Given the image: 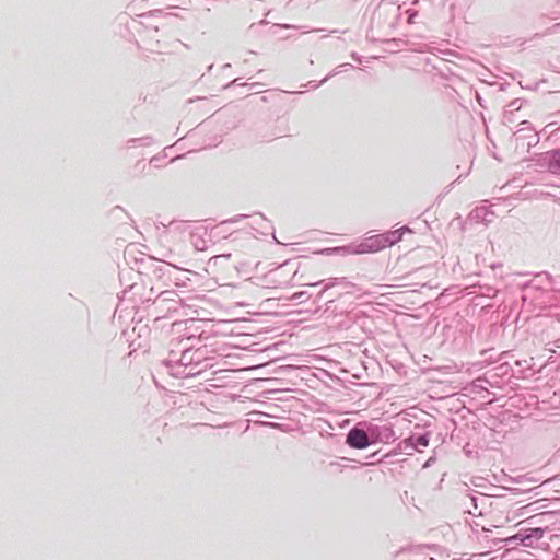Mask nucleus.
<instances>
[{"label": "nucleus", "instance_id": "1", "mask_svg": "<svg viewBox=\"0 0 560 560\" xmlns=\"http://www.w3.org/2000/svg\"><path fill=\"white\" fill-rule=\"evenodd\" d=\"M395 233L388 234H380L368 237L363 242H361L353 250V254H368V253H376L388 246H392L396 238L394 237Z\"/></svg>", "mask_w": 560, "mask_h": 560}, {"label": "nucleus", "instance_id": "2", "mask_svg": "<svg viewBox=\"0 0 560 560\" xmlns=\"http://www.w3.org/2000/svg\"><path fill=\"white\" fill-rule=\"evenodd\" d=\"M347 443L354 448H365L369 445V438L365 431L351 429L347 435Z\"/></svg>", "mask_w": 560, "mask_h": 560}, {"label": "nucleus", "instance_id": "3", "mask_svg": "<svg viewBox=\"0 0 560 560\" xmlns=\"http://www.w3.org/2000/svg\"><path fill=\"white\" fill-rule=\"evenodd\" d=\"M544 162L551 173L560 174V150L547 152Z\"/></svg>", "mask_w": 560, "mask_h": 560}, {"label": "nucleus", "instance_id": "4", "mask_svg": "<svg viewBox=\"0 0 560 560\" xmlns=\"http://www.w3.org/2000/svg\"><path fill=\"white\" fill-rule=\"evenodd\" d=\"M529 539H530V535L523 536L521 534H515V535L509 537L506 540H509V541H511V540H520L524 546H529L530 545L528 542Z\"/></svg>", "mask_w": 560, "mask_h": 560}, {"label": "nucleus", "instance_id": "5", "mask_svg": "<svg viewBox=\"0 0 560 560\" xmlns=\"http://www.w3.org/2000/svg\"><path fill=\"white\" fill-rule=\"evenodd\" d=\"M419 441H420L423 445H427V443H428V442H427V440H424L423 438H421Z\"/></svg>", "mask_w": 560, "mask_h": 560}]
</instances>
